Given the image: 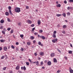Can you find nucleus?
<instances>
[{
    "label": "nucleus",
    "instance_id": "nucleus-23",
    "mask_svg": "<svg viewBox=\"0 0 73 73\" xmlns=\"http://www.w3.org/2000/svg\"><path fill=\"white\" fill-rule=\"evenodd\" d=\"M68 53L69 54H72V51L70 50L68 51Z\"/></svg>",
    "mask_w": 73,
    "mask_h": 73
},
{
    "label": "nucleus",
    "instance_id": "nucleus-16",
    "mask_svg": "<svg viewBox=\"0 0 73 73\" xmlns=\"http://www.w3.org/2000/svg\"><path fill=\"white\" fill-rule=\"evenodd\" d=\"M0 42H5V40L3 39L1 40Z\"/></svg>",
    "mask_w": 73,
    "mask_h": 73
},
{
    "label": "nucleus",
    "instance_id": "nucleus-8",
    "mask_svg": "<svg viewBox=\"0 0 73 73\" xmlns=\"http://www.w3.org/2000/svg\"><path fill=\"white\" fill-rule=\"evenodd\" d=\"M47 64L48 65L50 66L52 64V63L50 61H49L47 62Z\"/></svg>",
    "mask_w": 73,
    "mask_h": 73
},
{
    "label": "nucleus",
    "instance_id": "nucleus-21",
    "mask_svg": "<svg viewBox=\"0 0 73 73\" xmlns=\"http://www.w3.org/2000/svg\"><path fill=\"white\" fill-rule=\"evenodd\" d=\"M42 32H43L42 30H40L39 31V33H42Z\"/></svg>",
    "mask_w": 73,
    "mask_h": 73
},
{
    "label": "nucleus",
    "instance_id": "nucleus-24",
    "mask_svg": "<svg viewBox=\"0 0 73 73\" xmlns=\"http://www.w3.org/2000/svg\"><path fill=\"white\" fill-rule=\"evenodd\" d=\"M7 21H8L9 22H11V19H9V18H7Z\"/></svg>",
    "mask_w": 73,
    "mask_h": 73
},
{
    "label": "nucleus",
    "instance_id": "nucleus-44",
    "mask_svg": "<svg viewBox=\"0 0 73 73\" xmlns=\"http://www.w3.org/2000/svg\"><path fill=\"white\" fill-rule=\"evenodd\" d=\"M52 42H53L54 43H55V40H52Z\"/></svg>",
    "mask_w": 73,
    "mask_h": 73
},
{
    "label": "nucleus",
    "instance_id": "nucleus-29",
    "mask_svg": "<svg viewBox=\"0 0 73 73\" xmlns=\"http://www.w3.org/2000/svg\"><path fill=\"white\" fill-rule=\"evenodd\" d=\"M6 69H7V67H5L3 68V70H6Z\"/></svg>",
    "mask_w": 73,
    "mask_h": 73
},
{
    "label": "nucleus",
    "instance_id": "nucleus-55",
    "mask_svg": "<svg viewBox=\"0 0 73 73\" xmlns=\"http://www.w3.org/2000/svg\"><path fill=\"white\" fill-rule=\"evenodd\" d=\"M34 54L35 56H37V53H36V52Z\"/></svg>",
    "mask_w": 73,
    "mask_h": 73
},
{
    "label": "nucleus",
    "instance_id": "nucleus-18",
    "mask_svg": "<svg viewBox=\"0 0 73 73\" xmlns=\"http://www.w3.org/2000/svg\"><path fill=\"white\" fill-rule=\"evenodd\" d=\"M70 73H73V70L72 69H71L70 70Z\"/></svg>",
    "mask_w": 73,
    "mask_h": 73
},
{
    "label": "nucleus",
    "instance_id": "nucleus-60",
    "mask_svg": "<svg viewBox=\"0 0 73 73\" xmlns=\"http://www.w3.org/2000/svg\"><path fill=\"white\" fill-rule=\"evenodd\" d=\"M57 40H58L57 38H56L55 39V41H57Z\"/></svg>",
    "mask_w": 73,
    "mask_h": 73
},
{
    "label": "nucleus",
    "instance_id": "nucleus-51",
    "mask_svg": "<svg viewBox=\"0 0 73 73\" xmlns=\"http://www.w3.org/2000/svg\"><path fill=\"white\" fill-rule=\"evenodd\" d=\"M57 50L59 52V53H61V51L59 49H57Z\"/></svg>",
    "mask_w": 73,
    "mask_h": 73
},
{
    "label": "nucleus",
    "instance_id": "nucleus-48",
    "mask_svg": "<svg viewBox=\"0 0 73 73\" xmlns=\"http://www.w3.org/2000/svg\"><path fill=\"white\" fill-rule=\"evenodd\" d=\"M40 64L41 65H43V62L42 61L41 62H40Z\"/></svg>",
    "mask_w": 73,
    "mask_h": 73
},
{
    "label": "nucleus",
    "instance_id": "nucleus-32",
    "mask_svg": "<svg viewBox=\"0 0 73 73\" xmlns=\"http://www.w3.org/2000/svg\"><path fill=\"white\" fill-rule=\"evenodd\" d=\"M42 38L43 40H45V37L44 36H42Z\"/></svg>",
    "mask_w": 73,
    "mask_h": 73
},
{
    "label": "nucleus",
    "instance_id": "nucleus-46",
    "mask_svg": "<svg viewBox=\"0 0 73 73\" xmlns=\"http://www.w3.org/2000/svg\"><path fill=\"white\" fill-rule=\"evenodd\" d=\"M26 9H29V6H26Z\"/></svg>",
    "mask_w": 73,
    "mask_h": 73
},
{
    "label": "nucleus",
    "instance_id": "nucleus-20",
    "mask_svg": "<svg viewBox=\"0 0 73 73\" xmlns=\"http://www.w3.org/2000/svg\"><path fill=\"white\" fill-rule=\"evenodd\" d=\"M44 52H40V54L41 56H43V55H44Z\"/></svg>",
    "mask_w": 73,
    "mask_h": 73
},
{
    "label": "nucleus",
    "instance_id": "nucleus-15",
    "mask_svg": "<svg viewBox=\"0 0 73 73\" xmlns=\"http://www.w3.org/2000/svg\"><path fill=\"white\" fill-rule=\"evenodd\" d=\"M34 36H31L30 37V38L31 40H33V39H34Z\"/></svg>",
    "mask_w": 73,
    "mask_h": 73
},
{
    "label": "nucleus",
    "instance_id": "nucleus-27",
    "mask_svg": "<svg viewBox=\"0 0 73 73\" xmlns=\"http://www.w3.org/2000/svg\"><path fill=\"white\" fill-rule=\"evenodd\" d=\"M5 32L3 31H2V33L3 34V35H5Z\"/></svg>",
    "mask_w": 73,
    "mask_h": 73
},
{
    "label": "nucleus",
    "instance_id": "nucleus-37",
    "mask_svg": "<svg viewBox=\"0 0 73 73\" xmlns=\"http://www.w3.org/2000/svg\"><path fill=\"white\" fill-rule=\"evenodd\" d=\"M35 35H38V33H34Z\"/></svg>",
    "mask_w": 73,
    "mask_h": 73
},
{
    "label": "nucleus",
    "instance_id": "nucleus-2",
    "mask_svg": "<svg viewBox=\"0 0 73 73\" xmlns=\"http://www.w3.org/2000/svg\"><path fill=\"white\" fill-rule=\"evenodd\" d=\"M8 9H9V12L10 15H13V13H12V11H11V7L9 6L8 7Z\"/></svg>",
    "mask_w": 73,
    "mask_h": 73
},
{
    "label": "nucleus",
    "instance_id": "nucleus-63",
    "mask_svg": "<svg viewBox=\"0 0 73 73\" xmlns=\"http://www.w3.org/2000/svg\"><path fill=\"white\" fill-rule=\"evenodd\" d=\"M54 62H55V58H54Z\"/></svg>",
    "mask_w": 73,
    "mask_h": 73
},
{
    "label": "nucleus",
    "instance_id": "nucleus-31",
    "mask_svg": "<svg viewBox=\"0 0 73 73\" xmlns=\"http://www.w3.org/2000/svg\"><path fill=\"white\" fill-rule=\"evenodd\" d=\"M67 15H68V16H70V12H68L67 13Z\"/></svg>",
    "mask_w": 73,
    "mask_h": 73
},
{
    "label": "nucleus",
    "instance_id": "nucleus-33",
    "mask_svg": "<svg viewBox=\"0 0 73 73\" xmlns=\"http://www.w3.org/2000/svg\"><path fill=\"white\" fill-rule=\"evenodd\" d=\"M11 33H13V30H12L10 32Z\"/></svg>",
    "mask_w": 73,
    "mask_h": 73
},
{
    "label": "nucleus",
    "instance_id": "nucleus-5",
    "mask_svg": "<svg viewBox=\"0 0 73 73\" xmlns=\"http://www.w3.org/2000/svg\"><path fill=\"white\" fill-rule=\"evenodd\" d=\"M29 61H30V62L31 63H32V64H36V62H32V60H31L30 59H29Z\"/></svg>",
    "mask_w": 73,
    "mask_h": 73
},
{
    "label": "nucleus",
    "instance_id": "nucleus-1",
    "mask_svg": "<svg viewBox=\"0 0 73 73\" xmlns=\"http://www.w3.org/2000/svg\"><path fill=\"white\" fill-rule=\"evenodd\" d=\"M15 9V12H17V13H19V12H20L21 11L20 8L16 7Z\"/></svg>",
    "mask_w": 73,
    "mask_h": 73
},
{
    "label": "nucleus",
    "instance_id": "nucleus-6",
    "mask_svg": "<svg viewBox=\"0 0 73 73\" xmlns=\"http://www.w3.org/2000/svg\"><path fill=\"white\" fill-rule=\"evenodd\" d=\"M16 70H19L20 69V66L17 65L15 68Z\"/></svg>",
    "mask_w": 73,
    "mask_h": 73
},
{
    "label": "nucleus",
    "instance_id": "nucleus-4",
    "mask_svg": "<svg viewBox=\"0 0 73 73\" xmlns=\"http://www.w3.org/2000/svg\"><path fill=\"white\" fill-rule=\"evenodd\" d=\"M8 49L7 48V46H5L3 47V50H4L5 51H7Z\"/></svg>",
    "mask_w": 73,
    "mask_h": 73
},
{
    "label": "nucleus",
    "instance_id": "nucleus-26",
    "mask_svg": "<svg viewBox=\"0 0 73 73\" xmlns=\"http://www.w3.org/2000/svg\"><path fill=\"white\" fill-rule=\"evenodd\" d=\"M4 58H5V56H3L1 57V59H4Z\"/></svg>",
    "mask_w": 73,
    "mask_h": 73
},
{
    "label": "nucleus",
    "instance_id": "nucleus-54",
    "mask_svg": "<svg viewBox=\"0 0 73 73\" xmlns=\"http://www.w3.org/2000/svg\"><path fill=\"white\" fill-rule=\"evenodd\" d=\"M64 3H65V4H66L67 3V2L65 0L64 1Z\"/></svg>",
    "mask_w": 73,
    "mask_h": 73
},
{
    "label": "nucleus",
    "instance_id": "nucleus-12",
    "mask_svg": "<svg viewBox=\"0 0 73 73\" xmlns=\"http://www.w3.org/2000/svg\"><path fill=\"white\" fill-rule=\"evenodd\" d=\"M51 56L52 57H54V53H52L51 54Z\"/></svg>",
    "mask_w": 73,
    "mask_h": 73
},
{
    "label": "nucleus",
    "instance_id": "nucleus-42",
    "mask_svg": "<svg viewBox=\"0 0 73 73\" xmlns=\"http://www.w3.org/2000/svg\"><path fill=\"white\" fill-rule=\"evenodd\" d=\"M6 29L5 28L3 29V31H4V32H6Z\"/></svg>",
    "mask_w": 73,
    "mask_h": 73
},
{
    "label": "nucleus",
    "instance_id": "nucleus-10",
    "mask_svg": "<svg viewBox=\"0 0 73 73\" xmlns=\"http://www.w3.org/2000/svg\"><path fill=\"white\" fill-rule=\"evenodd\" d=\"M5 14L6 16H9V13L8 12H6L5 13Z\"/></svg>",
    "mask_w": 73,
    "mask_h": 73
},
{
    "label": "nucleus",
    "instance_id": "nucleus-9",
    "mask_svg": "<svg viewBox=\"0 0 73 73\" xmlns=\"http://www.w3.org/2000/svg\"><path fill=\"white\" fill-rule=\"evenodd\" d=\"M5 21L4 20V19H2V20H1L0 21V23L1 24L3 23H4Z\"/></svg>",
    "mask_w": 73,
    "mask_h": 73
},
{
    "label": "nucleus",
    "instance_id": "nucleus-47",
    "mask_svg": "<svg viewBox=\"0 0 73 73\" xmlns=\"http://www.w3.org/2000/svg\"><path fill=\"white\" fill-rule=\"evenodd\" d=\"M18 73H21V71L20 70H18Z\"/></svg>",
    "mask_w": 73,
    "mask_h": 73
},
{
    "label": "nucleus",
    "instance_id": "nucleus-36",
    "mask_svg": "<svg viewBox=\"0 0 73 73\" xmlns=\"http://www.w3.org/2000/svg\"><path fill=\"white\" fill-rule=\"evenodd\" d=\"M71 8H72L70 7H68L67 8V9H68V10H69L70 9H71Z\"/></svg>",
    "mask_w": 73,
    "mask_h": 73
},
{
    "label": "nucleus",
    "instance_id": "nucleus-59",
    "mask_svg": "<svg viewBox=\"0 0 73 73\" xmlns=\"http://www.w3.org/2000/svg\"><path fill=\"white\" fill-rule=\"evenodd\" d=\"M16 45H19V42H16Z\"/></svg>",
    "mask_w": 73,
    "mask_h": 73
},
{
    "label": "nucleus",
    "instance_id": "nucleus-25",
    "mask_svg": "<svg viewBox=\"0 0 73 73\" xmlns=\"http://www.w3.org/2000/svg\"><path fill=\"white\" fill-rule=\"evenodd\" d=\"M53 37L55 38V31H54V32Z\"/></svg>",
    "mask_w": 73,
    "mask_h": 73
},
{
    "label": "nucleus",
    "instance_id": "nucleus-58",
    "mask_svg": "<svg viewBox=\"0 0 73 73\" xmlns=\"http://www.w3.org/2000/svg\"><path fill=\"white\" fill-rule=\"evenodd\" d=\"M2 48L1 47H0V51L1 50H2Z\"/></svg>",
    "mask_w": 73,
    "mask_h": 73
},
{
    "label": "nucleus",
    "instance_id": "nucleus-19",
    "mask_svg": "<svg viewBox=\"0 0 73 73\" xmlns=\"http://www.w3.org/2000/svg\"><path fill=\"white\" fill-rule=\"evenodd\" d=\"M38 61H37L36 62L35 64L36 65H38Z\"/></svg>",
    "mask_w": 73,
    "mask_h": 73
},
{
    "label": "nucleus",
    "instance_id": "nucleus-17",
    "mask_svg": "<svg viewBox=\"0 0 73 73\" xmlns=\"http://www.w3.org/2000/svg\"><path fill=\"white\" fill-rule=\"evenodd\" d=\"M27 44L29 45H31V42H28Z\"/></svg>",
    "mask_w": 73,
    "mask_h": 73
},
{
    "label": "nucleus",
    "instance_id": "nucleus-40",
    "mask_svg": "<svg viewBox=\"0 0 73 73\" xmlns=\"http://www.w3.org/2000/svg\"><path fill=\"white\" fill-rule=\"evenodd\" d=\"M41 43L40 41L38 42V45H41Z\"/></svg>",
    "mask_w": 73,
    "mask_h": 73
},
{
    "label": "nucleus",
    "instance_id": "nucleus-22",
    "mask_svg": "<svg viewBox=\"0 0 73 73\" xmlns=\"http://www.w3.org/2000/svg\"><path fill=\"white\" fill-rule=\"evenodd\" d=\"M68 1L69 3H73V0H68Z\"/></svg>",
    "mask_w": 73,
    "mask_h": 73
},
{
    "label": "nucleus",
    "instance_id": "nucleus-28",
    "mask_svg": "<svg viewBox=\"0 0 73 73\" xmlns=\"http://www.w3.org/2000/svg\"><path fill=\"white\" fill-rule=\"evenodd\" d=\"M26 64L27 65H28L29 66V62H26Z\"/></svg>",
    "mask_w": 73,
    "mask_h": 73
},
{
    "label": "nucleus",
    "instance_id": "nucleus-45",
    "mask_svg": "<svg viewBox=\"0 0 73 73\" xmlns=\"http://www.w3.org/2000/svg\"><path fill=\"white\" fill-rule=\"evenodd\" d=\"M36 40H34L33 41V43H34V44H35V43H36Z\"/></svg>",
    "mask_w": 73,
    "mask_h": 73
},
{
    "label": "nucleus",
    "instance_id": "nucleus-52",
    "mask_svg": "<svg viewBox=\"0 0 73 73\" xmlns=\"http://www.w3.org/2000/svg\"><path fill=\"white\" fill-rule=\"evenodd\" d=\"M35 30V28H34L32 29V31H34Z\"/></svg>",
    "mask_w": 73,
    "mask_h": 73
},
{
    "label": "nucleus",
    "instance_id": "nucleus-30",
    "mask_svg": "<svg viewBox=\"0 0 73 73\" xmlns=\"http://www.w3.org/2000/svg\"><path fill=\"white\" fill-rule=\"evenodd\" d=\"M63 28H66V26L65 25H64L63 26Z\"/></svg>",
    "mask_w": 73,
    "mask_h": 73
},
{
    "label": "nucleus",
    "instance_id": "nucleus-43",
    "mask_svg": "<svg viewBox=\"0 0 73 73\" xmlns=\"http://www.w3.org/2000/svg\"><path fill=\"white\" fill-rule=\"evenodd\" d=\"M23 36H24L23 35H20V37L21 38L23 37Z\"/></svg>",
    "mask_w": 73,
    "mask_h": 73
},
{
    "label": "nucleus",
    "instance_id": "nucleus-57",
    "mask_svg": "<svg viewBox=\"0 0 73 73\" xmlns=\"http://www.w3.org/2000/svg\"><path fill=\"white\" fill-rule=\"evenodd\" d=\"M64 58H65V60H66L67 59H68V58H67V57L66 56H64Z\"/></svg>",
    "mask_w": 73,
    "mask_h": 73
},
{
    "label": "nucleus",
    "instance_id": "nucleus-13",
    "mask_svg": "<svg viewBox=\"0 0 73 73\" xmlns=\"http://www.w3.org/2000/svg\"><path fill=\"white\" fill-rule=\"evenodd\" d=\"M62 15L61 14H56V16L57 17H59V16H61Z\"/></svg>",
    "mask_w": 73,
    "mask_h": 73
},
{
    "label": "nucleus",
    "instance_id": "nucleus-50",
    "mask_svg": "<svg viewBox=\"0 0 73 73\" xmlns=\"http://www.w3.org/2000/svg\"><path fill=\"white\" fill-rule=\"evenodd\" d=\"M21 51H23L24 48H21Z\"/></svg>",
    "mask_w": 73,
    "mask_h": 73
},
{
    "label": "nucleus",
    "instance_id": "nucleus-62",
    "mask_svg": "<svg viewBox=\"0 0 73 73\" xmlns=\"http://www.w3.org/2000/svg\"><path fill=\"white\" fill-rule=\"evenodd\" d=\"M57 59H56L55 58V62H57Z\"/></svg>",
    "mask_w": 73,
    "mask_h": 73
},
{
    "label": "nucleus",
    "instance_id": "nucleus-39",
    "mask_svg": "<svg viewBox=\"0 0 73 73\" xmlns=\"http://www.w3.org/2000/svg\"><path fill=\"white\" fill-rule=\"evenodd\" d=\"M18 25H20V26H21V23L19 22L18 23Z\"/></svg>",
    "mask_w": 73,
    "mask_h": 73
},
{
    "label": "nucleus",
    "instance_id": "nucleus-64",
    "mask_svg": "<svg viewBox=\"0 0 73 73\" xmlns=\"http://www.w3.org/2000/svg\"><path fill=\"white\" fill-rule=\"evenodd\" d=\"M10 73H13V71H10Z\"/></svg>",
    "mask_w": 73,
    "mask_h": 73
},
{
    "label": "nucleus",
    "instance_id": "nucleus-56",
    "mask_svg": "<svg viewBox=\"0 0 73 73\" xmlns=\"http://www.w3.org/2000/svg\"><path fill=\"white\" fill-rule=\"evenodd\" d=\"M62 33L64 34H65V31H62Z\"/></svg>",
    "mask_w": 73,
    "mask_h": 73
},
{
    "label": "nucleus",
    "instance_id": "nucleus-61",
    "mask_svg": "<svg viewBox=\"0 0 73 73\" xmlns=\"http://www.w3.org/2000/svg\"><path fill=\"white\" fill-rule=\"evenodd\" d=\"M40 45L41 46H43V44H41Z\"/></svg>",
    "mask_w": 73,
    "mask_h": 73
},
{
    "label": "nucleus",
    "instance_id": "nucleus-11",
    "mask_svg": "<svg viewBox=\"0 0 73 73\" xmlns=\"http://www.w3.org/2000/svg\"><path fill=\"white\" fill-rule=\"evenodd\" d=\"M56 7H59V8H60V7H61V5H60V4H57L56 5Z\"/></svg>",
    "mask_w": 73,
    "mask_h": 73
},
{
    "label": "nucleus",
    "instance_id": "nucleus-7",
    "mask_svg": "<svg viewBox=\"0 0 73 73\" xmlns=\"http://www.w3.org/2000/svg\"><path fill=\"white\" fill-rule=\"evenodd\" d=\"M37 23L38 25H40V24H41V21L40 19L38 20Z\"/></svg>",
    "mask_w": 73,
    "mask_h": 73
},
{
    "label": "nucleus",
    "instance_id": "nucleus-38",
    "mask_svg": "<svg viewBox=\"0 0 73 73\" xmlns=\"http://www.w3.org/2000/svg\"><path fill=\"white\" fill-rule=\"evenodd\" d=\"M23 70H26V68L25 67V66H24L23 67Z\"/></svg>",
    "mask_w": 73,
    "mask_h": 73
},
{
    "label": "nucleus",
    "instance_id": "nucleus-35",
    "mask_svg": "<svg viewBox=\"0 0 73 73\" xmlns=\"http://www.w3.org/2000/svg\"><path fill=\"white\" fill-rule=\"evenodd\" d=\"M31 27H35V24H33L31 25Z\"/></svg>",
    "mask_w": 73,
    "mask_h": 73
},
{
    "label": "nucleus",
    "instance_id": "nucleus-53",
    "mask_svg": "<svg viewBox=\"0 0 73 73\" xmlns=\"http://www.w3.org/2000/svg\"><path fill=\"white\" fill-rule=\"evenodd\" d=\"M61 72V71L60 70H58V71L57 72V73H60V72Z\"/></svg>",
    "mask_w": 73,
    "mask_h": 73
},
{
    "label": "nucleus",
    "instance_id": "nucleus-34",
    "mask_svg": "<svg viewBox=\"0 0 73 73\" xmlns=\"http://www.w3.org/2000/svg\"><path fill=\"white\" fill-rule=\"evenodd\" d=\"M11 47L13 48V49H15V46H13V45H12L11 46Z\"/></svg>",
    "mask_w": 73,
    "mask_h": 73
},
{
    "label": "nucleus",
    "instance_id": "nucleus-49",
    "mask_svg": "<svg viewBox=\"0 0 73 73\" xmlns=\"http://www.w3.org/2000/svg\"><path fill=\"white\" fill-rule=\"evenodd\" d=\"M0 29H3V26H1L0 27Z\"/></svg>",
    "mask_w": 73,
    "mask_h": 73
},
{
    "label": "nucleus",
    "instance_id": "nucleus-3",
    "mask_svg": "<svg viewBox=\"0 0 73 73\" xmlns=\"http://www.w3.org/2000/svg\"><path fill=\"white\" fill-rule=\"evenodd\" d=\"M27 22L28 23H29V24H32V21L29 20H28L27 21Z\"/></svg>",
    "mask_w": 73,
    "mask_h": 73
},
{
    "label": "nucleus",
    "instance_id": "nucleus-14",
    "mask_svg": "<svg viewBox=\"0 0 73 73\" xmlns=\"http://www.w3.org/2000/svg\"><path fill=\"white\" fill-rule=\"evenodd\" d=\"M62 15L64 16V17H66V14L65 13H64L62 14Z\"/></svg>",
    "mask_w": 73,
    "mask_h": 73
},
{
    "label": "nucleus",
    "instance_id": "nucleus-41",
    "mask_svg": "<svg viewBox=\"0 0 73 73\" xmlns=\"http://www.w3.org/2000/svg\"><path fill=\"white\" fill-rule=\"evenodd\" d=\"M7 31H10L11 30V28H8L7 29Z\"/></svg>",
    "mask_w": 73,
    "mask_h": 73
}]
</instances>
